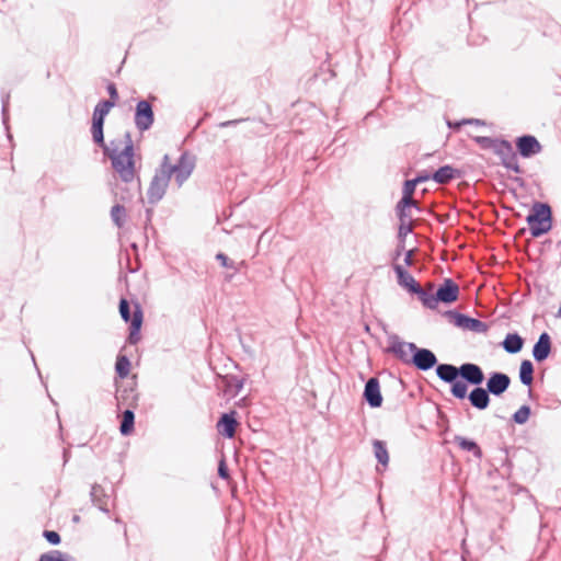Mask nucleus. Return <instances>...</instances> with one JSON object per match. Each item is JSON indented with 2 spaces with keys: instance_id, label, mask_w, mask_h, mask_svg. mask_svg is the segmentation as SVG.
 I'll return each mask as SVG.
<instances>
[{
  "instance_id": "nucleus-33",
  "label": "nucleus",
  "mask_w": 561,
  "mask_h": 561,
  "mask_svg": "<svg viewBox=\"0 0 561 561\" xmlns=\"http://www.w3.org/2000/svg\"><path fill=\"white\" fill-rule=\"evenodd\" d=\"M115 370L121 378H125L128 376L130 370V362L125 355H121L117 357Z\"/></svg>"
},
{
  "instance_id": "nucleus-11",
  "label": "nucleus",
  "mask_w": 561,
  "mask_h": 561,
  "mask_svg": "<svg viewBox=\"0 0 561 561\" xmlns=\"http://www.w3.org/2000/svg\"><path fill=\"white\" fill-rule=\"evenodd\" d=\"M516 152L523 159H530L542 151V145L536 136L523 134L514 140Z\"/></svg>"
},
{
  "instance_id": "nucleus-38",
  "label": "nucleus",
  "mask_w": 561,
  "mask_h": 561,
  "mask_svg": "<svg viewBox=\"0 0 561 561\" xmlns=\"http://www.w3.org/2000/svg\"><path fill=\"white\" fill-rule=\"evenodd\" d=\"M407 236H404L402 239L399 238V244H398V248H397V254L400 255L401 251H404L405 252V257H404V263L407 265H411L412 264V256H413V250L410 249V250H405V247H404V238Z\"/></svg>"
},
{
  "instance_id": "nucleus-42",
  "label": "nucleus",
  "mask_w": 561,
  "mask_h": 561,
  "mask_svg": "<svg viewBox=\"0 0 561 561\" xmlns=\"http://www.w3.org/2000/svg\"><path fill=\"white\" fill-rule=\"evenodd\" d=\"M218 476L221 479H228L229 478V471H228L226 461L224 459H221L219 465H218Z\"/></svg>"
},
{
  "instance_id": "nucleus-28",
  "label": "nucleus",
  "mask_w": 561,
  "mask_h": 561,
  "mask_svg": "<svg viewBox=\"0 0 561 561\" xmlns=\"http://www.w3.org/2000/svg\"><path fill=\"white\" fill-rule=\"evenodd\" d=\"M135 414L131 410L127 409L123 412L119 431L124 436L129 435L134 431Z\"/></svg>"
},
{
  "instance_id": "nucleus-25",
  "label": "nucleus",
  "mask_w": 561,
  "mask_h": 561,
  "mask_svg": "<svg viewBox=\"0 0 561 561\" xmlns=\"http://www.w3.org/2000/svg\"><path fill=\"white\" fill-rule=\"evenodd\" d=\"M103 125V122L92 119L91 134L93 141L96 145L101 146L103 148V152H105V148H111L114 145V142H111V146L105 145Z\"/></svg>"
},
{
  "instance_id": "nucleus-37",
  "label": "nucleus",
  "mask_w": 561,
  "mask_h": 561,
  "mask_svg": "<svg viewBox=\"0 0 561 561\" xmlns=\"http://www.w3.org/2000/svg\"><path fill=\"white\" fill-rule=\"evenodd\" d=\"M119 313L125 322L131 323L133 316L130 314L129 302L124 298H122L119 301Z\"/></svg>"
},
{
  "instance_id": "nucleus-48",
  "label": "nucleus",
  "mask_w": 561,
  "mask_h": 561,
  "mask_svg": "<svg viewBox=\"0 0 561 561\" xmlns=\"http://www.w3.org/2000/svg\"><path fill=\"white\" fill-rule=\"evenodd\" d=\"M237 265L239 266V271L244 267L247 264H245V261H241L239 263H237Z\"/></svg>"
},
{
  "instance_id": "nucleus-30",
  "label": "nucleus",
  "mask_w": 561,
  "mask_h": 561,
  "mask_svg": "<svg viewBox=\"0 0 561 561\" xmlns=\"http://www.w3.org/2000/svg\"><path fill=\"white\" fill-rule=\"evenodd\" d=\"M115 104L113 101H101L96 104L93 111V121H100L104 123L105 116L108 114L112 107H114Z\"/></svg>"
},
{
  "instance_id": "nucleus-51",
  "label": "nucleus",
  "mask_w": 561,
  "mask_h": 561,
  "mask_svg": "<svg viewBox=\"0 0 561 561\" xmlns=\"http://www.w3.org/2000/svg\"><path fill=\"white\" fill-rule=\"evenodd\" d=\"M72 519H73L75 523H78L80 517L78 515H75Z\"/></svg>"
},
{
  "instance_id": "nucleus-40",
  "label": "nucleus",
  "mask_w": 561,
  "mask_h": 561,
  "mask_svg": "<svg viewBox=\"0 0 561 561\" xmlns=\"http://www.w3.org/2000/svg\"><path fill=\"white\" fill-rule=\"evenodd\" d=\"M43 536L51 545H59L60 543V536H59L58 533H56L54 530H45Z\"/></svg>"
},
{
  "instance_id": "nucleus-52",
  "label": "nucleus",
  "mask_w": 561,
  "mask_h": 561,
  "mask_svg": "<svg viewBox=\"0 0 561 561\" xmlns=\"http://www.w3.org/2000/svg\"><path fill=\"white\" fill-rule=\"evenodd\" d=\"M425 259H426V255H425V252L423 251V256H422L423 263L425 262Z\"/></svg>"
},
{
  "instance_id": "nucleus-32",
  "label": "nucleus",
  "mask_w": 561,
  "mask_h": 561,
  "mask_svg": "<svg viewBox=\"0 0 561 561\" xmlns=\"http://www.w3.org/2000/svg\"><path fill=\"white\" fill-rule=\"evenodd\" d=\"M514 149H513V146L511 144V141L504 139V138H497V140L495 141L494 144V147L492 149V151L500 157V159L503 157V156H506L507 152H512Z\"/></svg>"
},
{
  "instance_id": "nucleus-18",
  "label": "nucleus",
  "mask_w": 561,
  "mask_h": 561,
  "mask_svg": "<svg viewBox=\"0 0 561 561\" xmlns=\"http://www.w3.org/2000/svg\"><path fill=\"white\" fill-rule=\"evenodd\" d=\"M453 443L458 446L459 449L466 453H470L474 458L481 460L483 458V450L480 445L473 438L455 435Z\"/></svg>"
},
{
  "instance_id": "nucleus-9",
  "label": "nucleus",
  "mask_w": 561,
  "mask_h": 561,
  "mask_svg": "<svg viewBox=\"0 0 561 561\" xmlns=\"http://www.w3.org/2000/svg\"><path fill=\"white\" fill-rule=\"evenodd\" d=\"M463 171L451 164H443L437 169H423V183L433 181L437 184H448L454 180L460 179Z\"/></svg>"
},
{
  "instance_id": "nucleus-53",
  "label": "nucleus",
  "mask_w": 561,
  "mask_h": 561,
  "mask_svg": "<svg viewBox=\"0 0 561 561\" xmlns=\"http://www.w3.org/2000/svg\"><path fill=\"white\" fill-rule=\"evenodd\" d=\"M484 41H485V37H482V41H480L479 43L483 44Z\"/></svg>"
},
{
  "instance_id": "nucleus-29",
  "label": "nucleus",
  "mask_w": 561,
  "mask_h": 561,
  "mask_svg": "<svg viewBox=\"0 0 561 561\" xmlns=\"http://www.w3.org/2000/svg\"><path fill=\"white\" fill-rule=\"evenodd\" d=\"M531 415V408L528 404H523L511 416V422L517 425H524L528 422Z\"/></svg>"
},
{
  "instance_id": "nucleus-45",
  "label": "nucleus",
  "mask_w": 561,
  "mask_h": 561,
  "mask_svg": "<svg viewBox=\"0 0 561 561\" xmlns=\"http://www.w3.org/2000/svg\"><path fill=\"white\" fill-rule=\"evenodd\" d=\"M466 125L465 123H462V119L460 121H447V126L453 129V130H458L460 129L461 126Z\"/></svg>"
},
{
  "instance_id": "nucleus-50",
  "label": "nucleus",
  "mask_w": 561,
  "mask_h": 561,
  "mask_svg": "<svg viewBox=\"0 0 561 561\" xmlns=\"http://www.w3.org/2000/svg\"><path fill=\"white\" fill-rule=\"evenodd\" d=\"M514 181L519 183L520 186L523 185V180L520 178H515Z\"/></svg>"
},
{
  "instance_id": "nucleus-6",
  "label": "nucleus",
  "mask_w": 561,
  "mask_h": 561,
  "mask_svg": "<svg viewBox=\"0 0 561 561\" xmlns=\"http://www.w3.org/2000/svg\"><path fill=\"white\" fill-rule=\"evenodd\" d=\"M385 351L400 362L413 364L417 369H421V348L414 343L405 342L397 334H390Z\"/></svg>"
},
{
  "instance_id": "nucleus-46",
  "label": "nucleus",
  "mask_w": 561,
  "mask_h": 561,
  "mask_svg": "<svg viewBox=\"0 0 561 561\" xmlns=\"http://www.w3.org/2000/svg\"><path fill=\"white\" fill-rule=\"evenodd\" d=\"M231 386L236 389V393H238L243 388V380L242 379H238V378H233Z\"/></svg>"
},
{
  "instance_id": "nucleus-34",
  "label": "nucleus",
  "mask_w": 561,
  "mask_h": 561,
  "mask_svg": "<svg viewBox=\"0 0 561 561\" xmlns=\"http://www.w3.org/2000/svg\"><path fill=\"white\" fill-rule=\"evenodd\" d=\"M472 140L483 150H492L497 138L490 136H473Z\"/></svg>"
},
{
  "instance_id": "nucleus-3",
  "label": "nucleus",
  "mask_w": 561,
  "mask_h": 561,
  "mask_svg": "<svg viewBox=\"0 0 561 561\" xmlns=\"http://www.w3.org/2000/svg\"><path fill=\"white\" fill-rule=\"evenodd\" d=\"M125 146L122 150L117 147L105 148L104 154L110 158L113 170L125 183H130L137 175L135 167V149L129 131L124 135Z\"/></svg>"
},
{
  "instance_id": "nucleus-49",
  "label": "nucleus",
  "mask_w": 561,
  "mask_h": 561,
  "mask_svg": "<svg viewBox=\"0 0 561 561\" xmlns=\"http://www.w3.org/2000/svg\"><path fill=\"white\" fill-rule=\"evenodd\" d=\"M556 317L561 319V304H560V307H559V309H558V311L556 313Z\"/></svg>"
},
{
  "instance_id": "nucleus-41",
  "label": "nucleus",
  "mask_w": 561,
  "mask_h": 561,
  "mask_svg": "<svg viewBox=\"0 0 561 561\" xmlns=\"http://www.w3.org/2000/svg\"><path fill=\"white\" fill-rule=\"evenodd\" d=\"M106 90H107V93L110 95V100L108 101H113L114 104H116V102L118 100V92H117L115 83L110 82L107 84V87H106Z\"/></svg>"
},
{
  "instance_id": "nucleus-54",
  "label": "nucleus",
  "mask_w": 561,
  "mask_h": 561,
  "mask_svg": "<svg viewBox=\"0 0 561 561\" xmlns=\"http://www.w3.org/2000/svg\"><path fill=\"white\" fill-rule=\"evenodd\" d=\"M484 41H485V37H482V41H480L479 43L483 44Z\"/></svg>"
},
{
  "instance_id": "nucleus-15",
  "label": "nucleus",
  "mask_w": 561,
  "mask_h": 561,
  "mask_svg": "<svg viewBox=\"0 0 561 561\" xmlns=\"http://www.w3.org/2000/svg\"><path fill=\"white\" fill-rule=\"evenodd\" d=\"M552 341L548 332H542L534 344L531 354L536 363H543L551 354Z\"/></svg>"
},
{
  "instance_id": "nucleus-10",
  "label": "nucleus",
  "mask_w": 561,
  "mask_h": 561,
  "mask_svg": "<svg viewBox=\"0 0 561 561\" xmlns=\"http://www.w3.org/2000/svg\"><path fill=\"white\" fill-rule=\"evenodd\" d=\"M167 172L168 171H164V169L161 165L159 169L156 170V173L150 182L147 192L148 202L150 204L158 203L164 196L167 187L171 180Z\"/></svg>"
},
{
  "instance_id": "nucleus-36",
  "label": "nucleus",
  "mask_w": 561,
  "mask_h": 561,
  "mask_svg": "<svg viewBox=\"0 0 561 561\" xmlns=\"http://www.w3.org/2000/svg\"><path fill=\"white\" fill-rule=\"evenodd\" d=\"M216 260L220 262L222 267L231 268L234 272H239V266L237 265V263L230 260L225 253H217Z\"/></svg>"
},
{
  "instance_id": "nucleus-16",
  "label": "nucleus",
  "mask_w": 561,
  "mask_h": 561,
  "mask_svg": "<svg viewBox=\"0 0 561 561\" xmlns=\"http://www.w3.org/2000/svg\"><path fill=\"white\" fill-rule=\"evenodd\" d=\"M393 270L398 277V284L408 291L421 295V284L415 282L413 276L402 265L396 264Z\"/></svg>"
},
{
  "instance_id": "nucleus-1",
  "label": "nucleus",
  "mask_w": 561,
  "mask_h": 561,
  "mask_svg": "<svg viewBox=\"0 0 561 561\" xmlns=\"http://www.w3.org/2000/svg\"><path fill=\"white\" fill-rule=\"evenodd\" d=\"M449 392L459 400H468L470 407L478 411H484L491 403L490 392L482 387L485 375L482 368L476 364L466 362L458 368H448Z\"/></svg>"
},
{
  "instance_id": "nucleus-13",
  "label": "nucleus",
  "mask_w": 561,
  "mask_h": 561,
  "mask_svg": "<svg viewBox=\"0 0 561 561\" xmlns=\"http://www.w3.org/2000/svg\"><path fill=\"white\" fill-rule=\"evenodd\" d=\"M134 121L140 131L148 130L153 125L154 114L152 105L148 101L141 100L137 103Z\"/></svg>"
},
{
  "instance_id": "nucleus-7",
  "label": "nucleus",
  "mask_w": 561,
  "mask_h": 561,
  "mask_svg": "<svg viewBox=\"0 0 561 561\" xmlns=\"http://www.w3.org/2000/svg\"><path fill=\"white\" fill-rule=\"evenodd\" d=\"M442 317L447 319L454 327L465 331L485 333L489 330V325L484 321L463 313L458 309H446L442 312Z\"/></svg>"
},
{
  "instance_id": "nucleus-20",
  "label": "nucleus",
  "mask_w": 561,
  "mask_h": 561,
  "mask_svg": "<svg viewBox=\"0 0 561 561\" xmlns=\"http://www.w3.org/2000/svg\"><path fill=\"white\" fill-rule=\"evenodd\" d=\"M237 425L238 422L234 417V412H232L222 414L220 420L218 421L217 427L222 436L227 438H232L236 434Z\"/></svg>"
},
{
  "instance_id": "nucleus-23",
  "label": "nucleus",
  "mask_w": 561,
  "mask_h": 561,
  "mask_svg": "<svg viewBox=\"0 0 561 561\" xmlns=\"http://www.w3.org/2000/svg\"><path fill=\"white\" fill-rule=\"evenodd\" d=\"M92 502L103 512H108L107 503H108V496L105 494L104 489L99 485L94 484L91 488L90 492Z\"/></svg>"
},
{
  "instance_id": "nucleus-24",
  "label": "nucleus",
  "mask_w": 561,
  "mask_h": 561,
  "mask_svg": "<svg viewBox=\"0 0 561 561\" xmlns=\"http://www.w3.org/2000/svg\"><path fill=\"white\" fill-rule=\"evenodd\" d=\"M374 455L378 462L383 467L388 466L389 462V454L387 449V445L383 440L374 439L373 440Z\"/></svg>"
},
{
  "instance_id": "nucleus-44",
  "label": "nucleus",
  "mask_w": 561,
  "mask_h": 561,
  "mask_svg": "<svg viewBox=\"0 0 561 561\" xmlns=\"http://www.w3.org/2000/svg\"><path fill=\"white\" fill-rule=\"evenodd\" d=\"M244 119L243 118H240V119H231V121H225V122H221L219 123V127L220 128H226V127H231V126H236L238 125L239 123L243 122Z\"/></svg>"
},
{
  "instance_id": "nucleus-43",
  "label": "nucleus",
  "mask_w": 561,
  "mask_h": 561,
  "mask_svg": "<svg viewBox=\"0 0 561 561\" xmlns=\"http://www.w3.org/2000/svg\"><path fill=\"white\" fill-rule=\"evenodd\" d=\"M462 123L466 125L485 126V121L480 118H462Z\"/></svg>"
},
{
  "instance_id": "nucleus-2",
  "label": "nucleus",
  "mask_w": 561,
  "mask_h": 561,
  "mask_svg": "<svg viewBox=\"0 0 561 561\" xmlns=\"http://www.w3.org/2000/svg\"><path fill=\"white\" fill-rule=\"evenodd\" d=\"M459 285L450 277L443 279L437 287L434 283H430L423 287V308L435 311L442 317L443 310L440 306H450L459 299Z\"/></svg>"
},
{
  "instance_id": "nucleus-14",
  "label": "nucleus",
  "mask_w": 561,
  "mask_h": 561,
  "mask_svg": "<svg viewBox=\"0 0 561 561\" xmlns=\"http://www.w3.org/2000/svg\"><path fill=\"white\" fill-rule=\"evenodd\" d=\"M486 391L494 397H501L507 391L511 385V378L502 371H491L485 381Z\"/></svg>"
},
{
  "instance_id": "nucleus-31",
  "label": "nucleus",
  "mask_w": 561,
  "mask_h": 561,
  "mask_svg": "<svg viewBox=\"0 0 561 561\" xmlns=\"http://www.w3.org/2000/svg\"><path fill=\"white\" fill-rule=\"evenodd\" d=\"M125 217H126V209L124 206L116 204L111 209V218L113 222L118 227L122 228L125 224Z\"/></svg>"
},
{
  "instance_id": "nucleus-19",
  "label": "nucleus",
  "mask_w": 561,
  "mask_h": 561,
  "mask_svg": "<svg viewBox=\"0 0 561 561\" xmlns=\"http://www.w3.org/2000/svg\"><path fill=\"white\" fill-rule=\"evenodd\" d=\"M524 344L525 340L518 332H508L500 343L501 347L511 355L519 353Z\"/></svg>"
},
{
  "instance_id": "nucleus-21",
  "label": "nucleus",
  "mask_w": 561,
  "mask_h": 561,
  "mask_svg": "<svg viewBox=\"0 0 561 561\" xmlns=\"http://www.w3.org/2000/svg\"><path fill=\"white\" fill-rule=\"evenodd\" d=\"M534 371L535 367L531 360L529 359H523L520 362L519 366V381L524 385L530 388L533 381H534ZM528 398H534V392L531 389H528Z\"/></svg>"
},
{
  "instance_id": "nucleus-27",
  "label": "nucleus",
  "mask_w": 561,
  "mask_h": 561,
  "mask_svg": "<svg viewBox=\"0 0 561 561\" xmlns=\"http://www.w3.org/2000/svg\"><path fill=\"white\" fill-rule=\"evenodd\" d=\"M517 154L518 153L516 152V150L515 151L513 150L512 152H507L506 156H503L501 158V164L505 169L519 174V173H523V169L518 163Z\"/></svg>"
},
{
  "instance_id": "nucleus-17",
  "label": "nucleus",
  "mask_w": 561,
  "mask_h": 561,
  "mask_svg": "<svg viewBox=\"0 0 561 561\" xmlns=\"http://www.w3.org/2000/svg\"><path fill=\"white\" fill-rule=\"evenodd\" d=\"M364 398L371 408H379L382 403L379 381L377 378H369L365 385Z\"/></svg>"
},
{
  "instance_id": "nucleus-39",
  "label": "nucleus",
  "mask_w": 561,
  "mask_h": 561,
  "mask_svg": "<svg viewBox=\"0 0 561 561\" xmlns=\"http://www.w3.org/2000/svg\"><path fill=\"white\" fill-rule=\"evenodd\" d=\"M1 101H2V119H3V124L7 125L8 118H9L8 108H9L10 94L3 93ZM5 127L8 128V126H5Z\"/></svg>"
},
{
  "instance_id": "nucleus-4",
  "label": "nucleus",
  "mask_w": 561,
  "mask_h": 561,
  "mask_svg": "<svg viewBox=\"0 0 561 561\" xmlns=\"http://www.w3.org/2000/svg\"><path fill=\"white\" fill-rule=\"evenodd\" d=\"M421 183V174L412 180H407L403 185V195L397 205L398 216L400 220L398 238L402 239L412 232L413 219L411 215L412 207L417 208V203L413 199V193L416 184Z\"/></svg>"
},
{
  "instance_id": "nucleus-47",
  "label": "nucleus",
  "mask_w": 561,
  "mask_h": 561,
  "mask_svg": "<svg viewBox=\"0 0 561 561\" xmlns=\"http://www.w3.org/2000/svg\"><path fill=\"white\" fill-rule=\"evenodd\" d=\"M468 44L471 46L479 45L480 43L473 38L472 35L468 36Z\"/></svg>"
},
{
  "instance_id": "nucleus-8",
  "label": "nucleus",
  "mask_w": 561,
  "mask_h": 561,
  "mask_svg": "<svg viewBox=\"0 0 561 561\" xmlns=\"http://www.w3.org/2000/svg\"><path fill=\"white\" fill-rule=\"evenodd\" d=\"M161 167L164 171H168L167 173L170 178L174 175L178 185L181 186L191 176L195 161L187 152H183L179 161L175 164H171L169 156L164 154Z\"/></svg>"
},
{
  "instance_id": "nucleus-5",
  "label": "nucleus",
  "mask_w": 561,
  "mask_h": 561,
  "mask_svg": "<svg viewBox=\"0 0 561 561\" xmlns=\"http://www.w3.org/2000/svg\"><path fill=\"white\" fill-rule=\"evenodd\" d=\"M526 222L533 238H540L549 233L553 228L552 207L547 202H534L526 216Z\"/></svg>"
},
{
  "instance_id": "nucleus-22",
  "label": "nucleus",
  "mask_w": 561,
  "mask_h": 561,
  "mask_svg": "<svg viewBox=\"0 0 561 561\" xmlns=\"http://www.w3.org/2000/svg\"><path fill=\"white\" fill-rule=\"evenodd\" d=\"M142 324V311L138 305H136V309L133 313L131 324L129 328L128 343L134 345L137 344L140 340V329Z\"/></svg>"
},
{
  "instance_id": "nucleus-26",
  "label": "nucleus",
  "mask_w": 561,
  "mask_h": 561,
  "mask_svg": "<svg viewBox=\"0 0 561 561\" xmlns=\"http://www.w3.org/2000/svg\"><path fill=\"white\" fill-rule=\"evenodd\" d=\"M517 154L518 153L516 152V150L515 151L513 150L512 152H507L506 156H503L501 158V164L505 169L519 174V173H523V169L518 163Z\"/></svg>"
},
{
  "instance_id": "nucleus-12",
  "label": "nucleus",
  "mask_w": 561,
  "mask_h": 561,
  "mask_svg": "<svg viewBox=\"0 0 561 561\" xmlns=\"http://www.w3.org/2000/svg\"><path fill=\"white\" fill-rule=\"evenodd\" d=\"M435 368L437 378L444 383L449 385L448 381V368H458V366L447 363H438L436 355L430 348L423 347V371H427Z\"/></svg>"
},
{
  "instance_id": "nucleus-35",
  "label": "nucleus",
  "mask_w": 561,
  "mask_h": 561,
  "mask_svg": "<svg viewBox=\"0 0 561 561\" xmlns=\"http://www.w3.org/2000/svg\"><path fill=\"white\" fill-rule=\"evenodd\" d=\"M68 559H70V557L59 550H51L39 557V561H68Z\"/></svg>"
}]
</instances>
